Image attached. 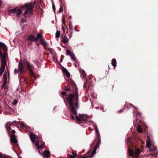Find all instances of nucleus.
Listing matches in <instances>:
<instances>
[{
    "label": "nucleus",
    "instance_id": "31",
    "mask_svg": "<svg viewBox=\"0 0 158 158\" xmlns=\"http://www.w3.org/2000/svg\"><path fill=\"white\" fill-rule=\"evenodd\" d=\"M66 28V27H65L63 26H62V28L64 33L65 32Z\"/></svg>",
    "mask_w": 158,
    "mask_h": 158
},
{
    "label": "nucleus",
    "instance_id": "42",
    "mask_svg": "<svg viewBox=\"0 0 158 158\" xmlns=\"http://www.w3.org/2000/svg\"><path fill=\"white\" fill-rule=\"evenodd\" d=\"M88 157V156L86 157H79L78 158H86Z\"/></svg>",
    "mask_w": 158,
    "mask_h": 158
},
{
    "label": "nucleus",
    "instance_id": "2",
    "mask_svg": "<svg viewBox=\"0 0 158 158\" xmlns=\"http://www.w3.org/2000/svg\"><path fill=\"white\" fill-rule=\"evenodd\" d=\"M26 67L31 72V69L32 66L30 64V63L25 60H21L19 63L18 66L20 72L21 73H23V72L24 69Z\"/></svg>",
    "mask_w": 158,
    "mask_h": 158
},
{
    "label": "nucleus",
    "instance_id": "25",
    "mask_svg": "<svg viewBox=\"0 0 158 158\" xmlns=\"http://www.w3.org/2000/svg\"><path fill=\"white\" fill-rule=\"evenodd\" d=\"M97 147H95L94 148V150H93V151L92 152V155L90 156H88V157H92L96 153V150H97Z\"/></svg>",
    "mask_w": 158,
    "mask_h": 158
},
{
    "label": "nucleus",
    "instance_id": "40",
    "mask_svg": "<svg viewBox=\"0 0 158 158\" xmlns=\"http://www.w3.org/2000/svg\"><path fill=\"white\" fill-rule=\"evenodd\" d=\"M11 132L12 133L14 134L15 133V130H13Z\"/></svg>",
    "mask_w": 158,
    "mask_h": 158
},
{
    "label": "nucleus",
    "instance_id": "38",
    "mask_svg": "<svg viewBox=\"0 0 158 158\" xmlns=\"http://www.w3.org/2000/svg\"><path fill=\"white\" fill-rule=\"evenodd\" d=\"M62 22L64 23H65V20L64 18H63L62 19Z\"/></svg>",
    "mask_w": 158,
    "mask_h": 158
},
{
    "label": "nucleus",
    "instance_id": "45",
    "mask_svg": "<svg viewBox=\"0 0 158 158\" xmlns=\"http://www.w3.org/2000/svg\"><path fill=\"white\" fill-rule=\"evenodd\" d=\"M97 109H99V107H95Z\"/></svg>",
    "mask_w": 158,
    "mask_h": 158
},
{
    "label": "nucleus",
    "instance_id": "35",
    "mask_svg": "<svg viewBox=\"0 0 158 158\" xmlns=\"http://www.w3.org/2000/svg\"><path fill=\"white\" fill-rule=\"evenodd\" d=\"M18 72V69H15L14 70V73H17Z\"/></svg>",
    "mask_w": 158,
    "mask_h": 158
},
{
    "label": "nucleus",
    "instance_id": "39",
    "mask_svg": "<svg viewBox=\"0 0 158 158\" xmlns=\"http://www.w3.org/2000/svg\"><path fill=\"white\" fill-rule=\"evenodd\" d=\"M61 94L62 95H65L66 94V92L65 91H63L61 92Z\"/></svg>",
    "mask_w": 158,
    "mask_h": 158
},
{
    "label": "nucleus",
    "instance_id": "29",
    "mask_svg": "<svg viewBox=\"0 0 158 158\" xmlns=\"http://www.w3.org/2000/svg\"><path fill=\"white\" fill-rule=\"evenodd\" d=\"M66 52L67 53L69 54V55L70 56L71 54H72L73 53L71 52V51L69 50H67V51H66Z\"/></svg>",
    "mask_w": 158,
    "mask_h": 158
},
{
    "label": "nucleus",
    "instance_id": "47",
    "mask_svg": "<svg viewBox=\"0 0 158 158\" xmlns=\"http://www.w3.org/2000/svg\"><path fill=\"white\" fill-rule=\"evenodd\" d=\"M75 30H76V28H75Z\"/></svg>",
    "mask_w": 158,
    "mask_h": 158
},
{
    "label": "nucleus",
    "instance_id": "3",
    "mask_svg": "<svg viewBox=\"0 0 158 158\" xmlns=\"http://www.w3.org/2000/svg\"><path fill=\"white\" fill-rule=\"evenodd\" d=\"M0 56L2 60V64L0 68V76L3 73L5 69V66L6 64V61L7 55L6 52H4L3 54H2L0 50Z\"/></svg>",
    "mask_w": 158,
    "mask_h": 158
},
{
    "label": "nucleus",
    "instance_id": "43",
    "mask_svg": "<svg viewBox=\"0 0 158 158\" xmlns=\"http://www.w3.org/2000/svg\"><path fill=\"white\" fill-rule=\"evenodd\" d=\"M72 34H71V35H69V37L70 38H71V37H72Z\"/></svg>",
    "mask_w": 158,
    "mask_h": 158
},
{
    "label": "nucleus",
    "instance_id": "36",
    "mask_svg": "<svg viewBox=\"0 0 158 158\" xmlns=\"http://www.w3.org/2000/svg\"><path fill=\"white\" fill-rule=\"evenodd\" d=\"M26 21V19L25 18L24 19H22L21 22H24Z\"/></svg>",
    "mask_w": 158,
    "mask_h": 158
},
{
    "label": "nucleus",
    "instance_id": "24",
    "mask_svg": "<svg viewBox=\"0 0 158 158\" xmlns=\"http://www.w3.org/2000/svg\"><path fill=\"white\" fill-rule=\"evenodd\" d=\"M137 129L138 132L140 133L142 132V128L139 125L137 127Z\"/></svg>",
    "mask_w": 158,
    "mask_h": 158
},
{
    "label": "nucleus",
    "instance_id": "18",
    "mask_svg": "<svg viewBox=\"0 0 158 158\" xmlns=\"http://www.w3.org/2000/svg\"><path fill=\"white\" fill-rule=\"evenodd\" d=\"M147 138H148V139L147 140V141L146 142V146H147V147L148 148H149L151 145V143H150V140L149 139V136H147Z\"/></svg>",
    "mask_w": 158,
    "mask_h": 158
},
{
    "label": "nucleus",
    "instance_id": "8",
    "mask_svg": "<svg viewBox=\"0 0 158 158\" xmlns=\"http://www.w3.org/2000/svg\"><path fill=\"white\" fill-rule=\"evenodd\" d=\"M10 141L11 143H17V140L16 139V136L15 134L10 136Z\"/></svg>",
    "mask_w": 158,
    "mask_h": 158
},
{
    "label": "nucleus",
    "instance_id": "32",
    "mask_svg": "<svg viewBox=\"0 0 158 158\" xmlns=\"http://www.w3.org/2000/svg\"><path fill=\"white\" fill-rule=\"evenodd\" d=\"M65 90L66 91H69L70 90V87L69 86H68L67 87H65Z\"/></svg>",
    "mask_w": 158,
    "mask_h": 158
},
{
    "label": "nucleus",
    "instance_id": "1",
    "mask_svg": "<svg viewBox=\"0 0 158 158\" xmlns=\"http://www.w3.org/2000/svg\"><path fill=\"white\" fill-rule=\"evenodd\" d=\"M68 101L71 108V118L72 119H74L73 114L76 116L77 112L76 109L79 107L78 103L77 102L78 100V95L77 93L70 94L69 95L68 98Z\"/></svg>",
    "mask_w": 158,
    "mask_h": 158
},
{
    "label": "nucleus",
    "instance_id": "19",
    "mask_svg": "<svg viewBox=\"0 0 158 158\" xmlns=\"http://www.w3.org/2000/svg\"><path fill=\"white\" fill-rule=\"evenodd\" d=\"M135 155L136 156H139L140 153V150L139 148L136 149L135 152Z\"/></svg>",
    "mask_w": 158,
    "mask_h": 158
},
{
    "label": "nucleus",
    "instance_id": "27",
    "mask_svg": "<svg viewBox=\"0 0 158 158\" xmlns=\"http://www.w3.org/2000/svg\"><path fill=\"white\" fill-rule=\"evenodd\" d=\"M39 143V141H36L35 143V145L37 146V148L38 149L40 148Z\"/></svg>",
    "mask_w": 158,
    "mask_h": 158
},
{
    "label": "nucleus",
    "instance_id": "17",
    "mask_svg": "<svg viewBox=\"0 0 158 158\" xmlns=\"http://www.w3.org/2000/svg\"><path fill=\"white\" fill-rule=\"evenodd\" d=\"M68 157L69 158H76L77 154L73 152L72 155L69 154Z\"/></svg>",
    "mask_w": 158,
    "mask_h": 158
},
{
    "label": "nucleus",
    "instance_id": "44",
    "mask_svg": "<svg viewBox=\"0 0 158 158\" xmlns=\"http://www.w3.org/2000/svg\"><path fill=\"white\" fill-rule=\"evenodd\" d=\"M21 126L23 127H24V124H22L21 125Z\"/></svg>",
    "mask_w": 158,
    "mask_h": 158
},
{
    "label": "nucleus",
    "instance_id": "12",
    "mask_svg": "<svg viewBox=\"0 0 158 158\" xmlns=\"http://www.w3.org/2000/svg\"><path fill=\"white\" fill-rule=\"evenodd\" d=\"M30 138L31 141L33 142H34L36 138V135L33 133H31L30 135Z\"/></svg>",
    "mask_w": 158,
    "mask_h": 158
},
{
    "label": "nucleus",
    "instance_id": "46",
    "mask_svg": "<svg viewBox=\"0 0 158 158\" xmlns=\"http://www.w3.org/2000/svg\"><path fill=\"white\" fill-rule=\"evenodd\" d=\"M9 128L10 130H11V128L10 127H9Z\"/></svg>",
    "mask_w": 158,
    "mask_h": 158
},
{
    "label": "nucleus",
    "instance_id": "4",
    "mask_svg": "<svg viewBox=\"0 0 158 158\" xmlns=\"http://www.w3.org/2000/svg\"><path fill=\"white\" fill-rule=\"evenodd\" d=\"M0 56L2 60V64L0 68V76L3 73L5 69V66L6 64V61L7 55L6 52H4L3 54H2L0 50Z\"/></svg>",
    "mask_w": 158,
    "mask_h": 158
},
{
    "label": "nucleus",
    "instance_id": "5",
    "mask_svg": "<svg viewBox=\"0 0 158 158\" xmlns=\"http://www.w3.org/2000/svg\"><path fill=\"white\" fill-rule=\"evenodd\" d=\"M76 118L79 121V123L82 121L87 120L89 119L88 117L86 115L84 114H80L79 116L76 115Z\"/></svg>",
    "mask_w": 158,
    "mask_h": 158
},
{
    "label": "nucleus",
    "instance_id": "9",
    "mask_svg": "<svg viewBox=\"0 0 158 158\" xmlns=\"http://www.w3.org/2000/svg\"><path fill=\"white\" fill-rule=\"evenodd\" d=\"M28 40L35 42H37V38L35 37L34 36L32 35H30L28 36Z\"/></svg>",
    "mask_w": 158,
    "mask_h": 158
},
{
    "label": "nucleus",
    "instance_id": "6",
    "mask_svg": "<svg viewBox=\"0 0 158 158\" xmlns=\"http://www.w3.org/2000/svg\"><path fill=\"white\" fill-rule=\"evenodd\" d=\"M10 11L11 13L15 12L16 14V16L18 17H19L20 15V14L21 13L22 10L20 9H14L10 10Z\"/></svg>",
    "mask_w": 158,
    "mask_h": 158
},
{
    "label": "nucleus",
    "instance_id": "21",
    "mask_svg": "<svg viewBox=\"0 0 158 158\" xmlns=\"http://www.w3.org/2000/svg\"><path fill=\"white\" fill-rule=\"evenodd\" d=\"M128 153H129V155H130V156H131L133 157L134 156V152L133 151H132L131 150V149H128Z\"/></svg>",
    "mask_w": 158,
    "mask_h": 158
},
{
    "label": "nucleus",
    "instance_id": "30",
    "mask_svg": "<svg viewBox=\"0 0 158 158\" xmlns=\"http://www.w3.org/2000/svg\"><path fill=\"white\" fill-rule=\"evenodd\" d=\"M40 148H42L43 149L45 148V146L44 145V142H43V143L42 145L40 146Z\"/></svg>",
    "mask_w": 158,
    "mask_h": 158
},
{
    "label": "nucleus",
    "instance_id": "37",
    "mask_svg": "<svg viewBox=\"0 0 158 158\" xmlns=\"http://www.w3.org/2000/svg\"><path fill=\"white\" fill-rule=\"evenodd\" d=\"M53 9L54 10V11H55V7L54 5H53L52 6Z\"/></svg>",
    "mask_w": 158,
    "mask_h": 158
},
{
    "label": "nucleus",
    "instance_id": "14",
    "mask_svg": "<svg viewBox=\"0 0 158 158\" xmlns=\"http://www.w3.org/2000/svg\"><path fill=\"white\" fill-rule=\"evenodd\" d=\"M62 40L64 44H66L69 41V39L67 38V36L65 35L64 37H62Z\"/></svg>",
    "mask_w": 158,
    "mask_h": 158
},
{
    "label": "nucleus",
    "instance_id": "23",
    "mask_svg": "<svg viewBox=\"0 0 158 158\" xmlns=\"http://www.w3.org/2000/svg\"><path fill=\"white\" fill-rule=\"evenodd\" d=\"M150 152H155V154L154 155H156V156L158 153V151L156 148H154L153 149H151L150 150Z\"/></svg>",
    "mask_w": 158,
    "mask_h": 158
},
{
    "label": "nucleus",
    "instance_id": "22",
    "mask_svg": "<svg viewBox=\"0 0 158 158\" xmlns=\"http://www.w3.org/2000/svg\"><path fill=\"white\" fill-rule=\"evenodd\" d=\"M112 64L115 68L116 65V61L115 59H114L112 60Z\"/></svg>",
    "mask_w": 158,
    "mask_h": 158
},
{
    "label": "nucleus",
    "instance_id": "28",
    "mask_svg": "<svg viewBox=\"0 0 158 158\" xmlns=\"http://www.w3.org/2000/svg\"><path fill=\"white\" fill-rule=\"evenodd\" d=\"M70 56L71 57V58L72 60H73L74 61L75 60V56L73 54H71Z\"/></svg>",
    "mask_w": 158,
    "mask_h": 158
},
{
    "label": "nucleus",
    "instance_id": "13",
    "mask_svg": "<svg viewBox=\"0 0 158 158\" xmlns=\"http://www.w3.org/2000/svg\"><path fill=\"white\" fill-rule=\"evenodd\" d=\"M62 71L63 73L65 74L68 77L70 76V74L68 70L65 68L63 69Z\"/></svg>",
    "mask_w": 158,
    "mask_h": 158
},
{
    "label": "nucleus",
    "instance_id": "34",
    "mask_svg": "<svg viewBox=\"0 0 158 158\" xmlns=\"http://www.w3.org/2000/svg\"><path fill=\"white\" fill-rule=\"evenodd\" d=\"M17 103V102L16 100H14L13 104L16 105V104Z\"/></svg>",
    "mask_w": 158,
    "mask_h": 158
},
{
    "label": "nucleus",
    "instance_id": "7",
    "mask_svg": "<svg viewBox=\"0 0 158 158\" xmlns=\"http://www.w3.org/2000/svg\"><path fill=\"white\" fill-rule=\"evenodd\" d=\"M34 7V4L32 3H27L25 4L23 8H26V10H32Z\"/></svg>",
    "mask_w": 158,
    "mask_h": 158
},
{
    "label": "nucleus",
    "instance_id": "41",
    "mask_svg": "<svg viewBox=\"0 0 158 158\" xmlns=\"http://www.w3.org/2000/svg\"><path fill=\"white\" fill-rule=\"evenodd\" d=\"M0 158H3L2 156V154H0Z\"/></svg>",
    "mask_w": 158,
    "mask_h": 158
},
{
    "label": "nucleus",
    "instance_id": "16",
    "mask_svg": "<svg viewBox=\"0 0 158 158\" xmlns=\"http://www.w3.org/2000/svg\"><path fill=\"white\" fill-rule=\"evenodd\" d=\"M8 74L9 76V72L8 71V73H7L6 72H5L3 74V80L4 81H6L7 80V75Z\"/></svg>",
    "mask_w": 158,
    "mask_h": 158
},
{
    "label": "nucleus",
    "instance_id": "33",
    "mask_svg": "<svg viewBox=\"0 0 158 158\" xmlns=\"http://www.w3.org/2000/svg\"><path fill=\"white\" fill-rule=\"evenodd\" d=\"M63 11V8L62 7H60L59 9V13Z\"/></svg>",
    "mask_w": 158,
    "mask_h": 158
},
{
    "label": "nucleus",
    "instance_id": "15",
    "mask_svg": "<svg viewBox=\"0 0 158 158\" xmlns=\"http://www.w3.org/2000/svg\"><path fill=\"white\" fill-rule=\"evenodd\" d=\"M0 46L2 48L4 51H6L7 50V47L3 43L1 42Z\"/></svg>",
    "mask_w": 158,
    "mask_h": 158
},
{
    "label": "nucleus",
    "instance_id": "26",
    "mask_svg": "<svg viewBox=\"0 0 158 158\" xmlns=\"http://www.w3.org/2000/svg\"><path fill=\"white\" fill-rule=\"evenodd\" d=\"M60 31H57L56 33V36L57 38L60 37Z\"/></svg>",
    "mask_w": 158,
    "mask_h": 158
},
{
    "label": "nucleus",
    "instance_id": "20",
    "mask_svg": "<svg viewBox=\"0 0 158 158\" xmlns=\"http://www.w3.org/2000/svg\"><path fill=\"white\" fill-rule=\"evenodd\" d=\"M44 154L46 157H48L50 156V152L48 151H45L44 152Z\"/></svg>",
    "mask_w": 158,
    "mask_h": 158
},
{
    "label": "nucleus",
    "instance_id": "11",
    "mask_svg": "<svg viewBox=\"0 0 158 158\" xmlns=\"http://www.w3.org/2000/svg\"><path fill=\"white\" fill-rule=\"evenodd\" d=\"M32 13V10H26L24 12V15L26 16L31 15Z\"/></svg>",
    "mask_w": 158,
    "mask_h": 158
},
{
    "label": "nucleus",
    "instance_id": "10",
    "mask_svg": "<svg viewBox=\"0 0 158 158\" xmlns=\"http://www.w3.org/2000/svg\"><path fill=\"white\" fill-rule=\"evenodd\" d=\"M36 38H37V40L38 39H40V41L41 42L45 43L44 39L42 37V35L40 34L39 33H38L37 35V37H36Z\"/></svg>",
    "mask_w": 158,
    "mask_h": 158
}]
</instances>
